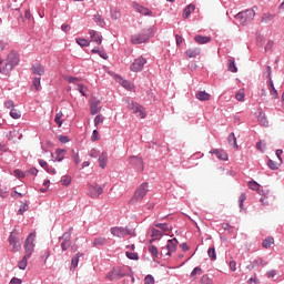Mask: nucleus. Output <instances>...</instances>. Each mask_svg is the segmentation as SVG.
I'll list each match as a JSON object with an SVG mask.
<instances>
[{"label":"nucleus","instance_id":"f257e3e1","mask_svg":"<svg viewBox=\"0 0 284 284\" xmlns=\"http://www.w3.org/2000/svg\"><path fill=\"white\" fill-rule=\"evenodd\" d=\"M19 65V53L12 50L8 55L7 59L0 60V74H4L8 77L14 68Z\"/></svg>","mask_w":284,"mask_h":284},{"label":"nucleus","instance_id":"f03ea898","mask_svg":"<svg viewBox=\"0 0 284 284\" xmlns=\"http://www.w3.org/2000/svg\"><path fill=\"white\" fill-rule=\"evenodd\" d=\"M152 37H154V30L152 28H146L141 32L131 36V43L133 45H141V43H148Z\"/></svg>","mask_w":284,"mask_h":284},{"label":"nucleus","instance_id":"7ed1b4c3","mask_svg":"<svg viewBox=\"0 0 284 284\" xmlns=\"http://www.w3.org/2000/svg\"><path fill=\"white\" fill-rule=\"evenodd\" d=\"M256 17L254 9H246L235 14L236 21H240L241 26H247Z\"/></svg>","mask_w":284,"mask_h":284},{"label":"nucleus","instance_id":"20e7f679","mask_svg":"<svg viewBox=\"0 0 284 284\" xmlns=\"http://www.w3.org/2000/svg\"><path fill=\"white\" fill-rule=\"evenodd\" d=\"M126 103H128V109L131 110L133 114H136L138 116H140V119H145V116H148V113H145V108H143V105L139 104L136 101L126 100Z\"/></svg>","mask_w":284,"mask_h":284},{"label":"nucleus","instance_id":"39448f33","mask_svg":"<svg viewBox=\"0 0 284 284\" xmlns=\"http://www.w3.org/2000/svg\"><path fill=\"white\" fill-rule=\"evenodd\" d=\"M123 276H130V273L123 267H114L108 273L106 278H109V281H119L123 278Z\"/></svg>","mask_w":284,"mask_h":284},{"label":"nucleus","instance_id":"423d86ee","mask_svg":"<svg viewBox=\"0 0 284 284\" xmlns=\"http://www.w3.org/2000/svg\"><path fill=\"white\" fill-rule=\"evenodd\" d=\"M37 235L34 233H30L24 242V256L30 258L32 254L34 253V237Z\"/></svg>","mask_w":284,"mask_h":284},{"label":"nucleus","instance_id":"0eeeda50","mask_svg":"<svg viewBox=\"0 0 284 284\" xmlns=\"http://www.w3.org/2000/svg\"><path fill=\"white\" fill-rule=\"evenodd\" d=\"M148 182L142 183L135 191L132 201H134L135 203H139V201H143V199H145V195L148 194V192H150V189H148Z\"/></svg>","mask_w":284,"mask_h":284},{"label":"nucleus","instance_id":"6e6552de","mask_svg":"<svg viewBox=\"0 0 284 284\" xmlns=\"http://www.w3.org/2000/svg\"><path fill=\"white\" fill-rule=\"evenodd\" d=\"M145 63H148V60L143 58V55L136 58L130 65L131 72H143V68H145Z\"/></svg>","mask_w":284,"mask_h":284},{"label":"nucleus","instance_id":"1a4fd4ad","mask_svg":"<svg viewBox=\"0 0 284 284\" xmlns=\"http://www.w3.org/2000/svg\"><path fill=\"white\" fill-rule=\"evenodd\" d=\"M72 235L70 233H64L61 237H59V240H62L61 243V250L62 252H68V250H70V245H72Z\"/></svg>","mask_w":284,"mask_h":284},{"label":"nucleus","instance_id":"9d476101","mask_svg":"<svg viewBox=\"0 0 284 284\" xmlns=\"http://www.w3.org/2000/svg\"><path fill=\"white\" fill-rule=\"evenodd\" d=\"M130 163L131 165H133V168L138 171V172H143L144 166H143V158L140 156H131L130 158Z\"/></svg>","mask_w":284,"mask_h":284},{"label":"nucleus","instance_id":"9b49d317","mask_svg":"<svg viewBox=\"0 0 284 284\" xmlns=\"http://www.w3.org/2000/svg\"><path fill=\"white\" fill-rule=\"evenodd\" d=\"M88 194L91 199H99L100 194H103V189L99 184L90 185Z\"/></svg>","mask_w":284,"mask_h":284},{"label":"nucleus","instance_id":"f8f14e48","mask_svg":"<svg viewBox=\"0 0 284 284\" xmlns=\"http://www.w3.org/2000/svg\"><path fill=\"white\" fill-rule=\"evenodd\" d=\"M133 9L135 12L143 14L144 17H152V10L139 4L138 2H133Z\"/></svg>","mask_w":284,"mask_h":284},{"label":"nucleus","instance_id":"ddd939ff","mask_svg":"<svg viewBox=\"0 0 284 284\" xmlns=\"http://www.w3.org/2000/svg\"><path fill=\"white\" fill-rule=\"evenodd\" d=\"M89 34L91 37V41H93V43H97V45H101V43H103V36H101V32L90 30Z\"/></svg>","mask_w":284,"mask_h":284},{"label":"nucleus","instance_id":"4468645a","mask_svg":"<svg viewBox=\"0 0 284 284\" xmlns=\"http://www.w3.org/2000/svg\"><path fill=\"white\" fill-rule=\"evenodd\" d=\"M257 121L260 125H262L263 128L270 126V121L267 120V115L265 114V112H263L262 109H260L257 112Z\"/></svg>","mask_w":284,"mask_h":284},{"label":"nucleus","instance_id":"2eb2a0df","mask_svg":"<svg viewBox=\"0 0 284 284\" xmlns=\"http://www.w3.org/2000/svg\"><path fill=\"white\" fill-rule=\"evenodd\" d=\"M111 234L118 239H125V227L123 226H113L111 227Z\"/></svg>","mask_w":284,"mask_h":284},{"label":"nucleus","instance_id":"dca6fc26","mask_svg":"<svg viewBox=\"0 0 284 284\" xmlns=\"http://www.w3.org/2000/svg\"><path fill=\"white\" fill-rule=\"evenodd\" d=\"M210 154H215L220 161H227L229 159L227 152L221 149L211 150Z\"/></svg>","mask_w":284,"mask_h":284},{"label":"nucleus","instance_id":"f3484780","mask_svg":"<svg viewBox=\"0 0 284 284\" xmlns=\"http://www.w3.org/2000/svg\"><path fill=\"white\" fill-rule=\"evenodd\" d=\"M52 159L54 161H58V163H61L63 159H65V150L64 149H57L55 153H51Z\"/></svg>","mask_w":284,"mask_h":284},{"label":"nucleus","instance_id":"a211bd4d","mask_svg":"<svg viewBox=\"0 0 284 284\" xmlns=\"http://www.w3.org/2000/svg\"><path fill=\"white\" fill-rule=\"evenodd\" d=\"M201 54V49L200 48H191L185 51V57L186 59H196Z\"/></svg>","mask_w":284,"mask_h":284},{"label":"nucleus","instance_id":"6ab92c4d","mask_svg":"<svg viewBox=\"0 0 284 284\" xmlns=\"http://www.w3.org/2000/svg\"><path fill=\"white\" fill-rule=\"evenodd\" d=\"M194 41L200 45H205V43H210V41H212V38L210 36L197 34L194 37Z\"/></svg>","mask_w":284,"mask_h":284},{"label":"nucleus","instance_id":"aec40b11","mask_svg":"<svg viewBox=\"0 0 284 284\" xmlns=\"http://www.w3.org/2000/svg\"><path fill=\"white\" fill-rule=\"evenodd\" d=\"M31 70L33 74H38L39 77H43V74H45V69L43 68V65H41V63L33 64Z\"/></svg>","mask_w":284,"mask_h":284},{"label":"nucleus","instance_id":"412c9836","mask_svg":"<svg viewBox=\"0 0 284 284\" xmlns=\"http://www.w3.org/2000/svg\"><path fill=\"white\" fill-rule=\"evenodd\" d=\"M99 165L102 170H105L108 168V152H102L99 156Z\"/></svg>","mask_w":284,"mask_h":284},{"label":"nucleus","instance_id":"4be33fe9","mask_svg":"<svg viewBox=\"0 0 284 284\" xmlns=\"http://www.w3.org/2000/svg\"><path fill=\"white\" fill-rule=\"evenodd\" d=\"M178 245H179V240L174 237L168 241L166 248L170 250V252H176Z\"/></svg>","mask_w":284,"mask_h":284},{"label":"nucleus","instance_id":"5701e85b","mask_svg":"<svg viewBox=\"0 0 284 284\" xmlns=\"http://www.w3.org/2000/svg\"><path fill=\"white\" fill-rule=\"evenodd\" d=\"M103 245H108V239H105V237H95L93 240V247H103Z\"/></svg>","mask_w":284,"mask_h":284},{"label":"nucleus","instance_id":"b1692460","mask_svg":"<svg viewBox=\"0 0 284 284\" xmlns=\"http://www.w3.org/2000/svg\"><path fill=\"white\" fill-rule=\"evenodd\" d=\"M268 88H270L271 97H273L274 99H278V91L274 87V80H272L271 78L268 80Z\"/></svg>","mask_w":284,"mask_h":284},{"label":"nucleus","instance_id":"393cba45","mask_svg":"<svg viewBox=\"0 0 284 284\" xmlns=\"http://www.w3.org/2000/svg\"><path fill=\"white\" fill-rule=\"evenodd\" d=\"M227 70L229 72H239V68L236 67V61L234 60V58L229 59L227 62Z\"/></svg>","mask_w":284,"mask_h":284},{"label":"nucleus","instance_id":"a878e982","mask_svg":"<svg viewBox=\"0 0 284 284\" xmlns=\"http://www.w3.org/2000/svg\"><path fill=\"white\" fill-rule=\"evenodd\" d=\"M195 9L196 7L194 4L186 6L183 11V19H189L190 14H192V12H194Z\"/></svg>","mask_w":284,"mask_h":284},{"label":"nucleus","instance_id":"bb28decb","mask_svg":"<svg viewBox=\"0 0 284 284\" xmlns=\"http://www.w3.org/2000/svg\"><path fill=\"white\" fill-rule=\"evenodd\" d=\"M83 256V253H77L71 260V267L70 270H77L79 267V257Z\"/></svg>","mask_w":284,"mask_h":284},{"label":"nucleus","instance_id":"cd10ccee","mask_svg":"<svg viewBox=\"0 0 284 284\" xmlns=\"http://www.w3.org/2000/svg\"><path fill=\"white\" fill-rule=\"evenodd\" d=\"M199 101H210V93L205 91H200L195 94Z\"/></svg>","mask_w":284,"mask_h":284},{"label":"nucleus","instance_id":"c85d7f7f","mask_svg":"<svg viewBox=\"0 0 284 284\" xmlns=\"http://www.w3.org/2000/svg\"><path fill=\"white\" fill-rule=\"evenodd\" d=\"M91 52H92V54H99V57H101V59H104V61H108V59H109L108 53L103 50L92 49Z\"/></svg>","mask_w":284,"mask_h":284},{"label":"nucleus","instance_id":"c756f323","mask_svg":"<svg viewBox=\"0 0 284 284\" xmlns=\"http://www.w3.org/2000/svg\"><path fill=\"white\" fill-rule=\"evenodd\" d=\"M227 141L229 145H232V148H239V144L236 143V135L234 134V132L230 133Z\"/></svg>","mask_w":284,"mask_h":284},{"label":"nucleus","instance_id":"7c9ffc66","mask_svg":"<svg viewBox=\"0 0 284 284\" xmlns=\"http://www.w3.org/2000/svg\"><path fill=\"white\" fill-rule=\"evenodd\" d=\"M94 22L97 23V26H100L101 28L105 26V20L103 19V16L99 13L94 14Z\"/></svg>","mask_w":284,"mask_h":284},{"label":"nucleus","instance_id":"2f4dec72","mask_svg":"<svg viewBox=\"0 0 284 284\" xmlns=\"http://www.w3.org/2000/svg\"><path fill=\"white\" fill-rule=\"evenodd\" d=\"M17 237L14 236V233H11L9 236V244L12 245L13 250H19V245L17 244Z\"/></svg>","mask_w":284,"mask_h":284},{"label":"nucleus","instance_id":"473e14b6","mask_svg":"<svg viewBox=\"0 0 284 284\" xmlns=\"http://www.w3.org/2000/svg\"><path fill=\"white\" fill-rule=\"evenodd\" d=\"M30 257H28V256H23L22 257V260L21 261H19L18 262V267H19V270H26V267H28V260H29Z\"/></svg>","mask_w":284,"mask_h":284},{"label":"nucleus","instance_id":"72a5a7b5","mask_svg":"<svg viewBox=\"0 0 284 284\" xmlns=\"http://www.w3.org/2000/svg\"><path fill=\"white\" fill-rule=\"evenodd\" d=\"M75 42L78 45H81V48H88V45H90V41H88L85 38H77Z\"/></svg>","mask_w":284,"mask_h":284},{"label":"nucleus","instance_id":"f704fd0d","mask_svg":"<svg viewBox=\"0 0 284 284\" xmlns=\"http://www.w3.org/2000/svg\"><path fill=\"white\" fill-rule=\"evenodd\" d=\"M151 236L153 239H156L158 241H161V239L163 237V233H161V231H159L158 229H152Z\"/></svg>","mask_w":284,"mask_h":284},{"label":"nucleus","instance_id":"c9c22d12","mask_svg":"<svg viewBox=\"0 0 284 284\" xmlns=\"http://www.w3.org/2000/svg\"><path fill=\"white\" fill-rule=\"evenodd\" d=\"M272 245H274V237H266L262 242V246L265 247L266 250H267V247H272Z\"/></svg>","mask_w":284,"mask_h":284},{"label":"nucleus","instance_id":"e433bc0d","mask_svg":"<svg viewBox=\"0 0 284 284\" xmlns=\"http://www.w3.org/2000/svg\"><path fill=\"white\" fill-rule=\"evenodd\" d=\"M155 227H158V230H161L162 232H170V224L168 223H158L155 224Z\"/></svg>","mask_w":284,"mask_h":284},{"label":"nucleus","instance_id":"4c0bfd02","mask_svg":"<svg viewBox=\"0 0 284 284\" xmlns=\"http://www.w3.org/2000/svg\"><path fill=\"white\" fill-rule=\"evenodd\" d=\"M248 187H250V190L258 192V190H261V184H258V182H256V181H250Z\"/></svg>","mask_w":284,"mask_h":284},{"label":"nucleus","instance_id":"58836bf2","mask_svg":"<svg viewBox=\"0 0 284 284\" xmlns=\"http://www.w3.org/2000/svg\"><path fill=\"white\" fill-rule=\"evenodd\" d=\"M201 284H214V281L210 277V275L205 274L200 280Z\"/></svg>","mask_w":284,"mask_h":284},{"label":"nucleus","instance_id":"ea45409f","mask_svg":"<svg viewBox=\"0 0 284 284\" xmlns=\"http://www.w3.org/2000/svg\"><path fill=\"white\" fill-rule=\"evenodd\" d=\"M274 19V14L272 13H264L262 16V23H270V21H272Z\"/></svg>","mask_w":284,"mask_h":284},{"label":"nucleus","instance_id":"a19ab883","mask_svg":"<svg viewBox=\"0 0 284 284\" xmlns=\"http://www.w3.org/2000/svg\"><path fill=\"white\" fill-rule=\"evenodd\" d=\"M75 90H78V92H80V94H82V97H88V88L83 84H78V87L75 88Z\"/></svg>","mask_w":284,"mask_h":284},{"label":"nucleus","instance_id":"79ce46f5","mask_svg":"<svg viewBox=\"0 0 284 284\" xmlns=\"http://www.w3.org/2000/svg\"><path fill=\"white\" fill-rule=\"evenodd\" d=\"M63 116V112H59L55 114L54 118V122L57 123V125H59V128H61L63 125V120H61V118Z\"/></svg>","mask_w":284,"mask_h":284},{"label":"nucleus","instance_id":"37998d69","mask_svg":"<svg viewBox=\"0 0 284 284\" xmlns=\"http://www.w3.org/2000/svg\"><path fill=\"white\" fill-rule=\"evenodd\" d=\"M149 252L154 256V258H159V248L155 245H150Z\"/></svg>","mask_w":284,"mask_h":284},{"label":"nucleus","instance_id":"c03bdc74","mask_svg":"<svg viewBox=\"0 0 284 284\" xmlns=\"http://www.w3.org/2000/svg\"><path fill=\"white\" fill-rule=\"evenodd\" d=\"M196 274H203V271L201 270V267L196 266L193 268V271L191 272V278H193V281H196Z\"/></svg>","mask_w":284,"mask_h":284},{"label":"nucleus","instance_id":"a18cd8bd","mask_svg":"<svg viewBox=\"0 0 284 284\" xmlns=\"http://www.w3.org/2000/svg\"><path fill=\"white\" fill-rule=\"evenodd\" d=\"M10 118L11 119H21V111L17 110V109H11Z\"/></svg>","mask_w":284,"mask_h":284},{"label":"nucleus","instance_id":"49530a36","mask_svg":"<svg viewBox=\"0 0 284 284\" xmlns=\"http://www.w3.org/2000/svg\"><path fill=\"white\" fill-rule=\"evenodd\" d=\"M60 183H62V185H70V183H72V178L70 175H63Z\"/></svg>","mask_w":284,"mask_h":284},{"label":"nucleus","instance_id":"de8ad7c7","mask_svg":"<svg viewBox=\"0 0 284 284\" xmlns=\"http://www.w3.org/2000/svg\"><path fill=\"white\" fill-rule=\"evenodd\" d=\"M254 265H257L258 267H265V265H267V261L260 257V258L254 260Z\"/></svg>","mask_w":284,"mask_h":284},{"label":"nucleus","instance_id":"09e8293b","mask_svg":"<svg viewBox=\"0 0 284 284\" xmlns=\"http://www.w3.org/2000/svg\"><path fill=\"white\" fill-rule=\"evenodd\" d=\"M125 256L130 261H139V253L125 252Z\"/></svg>","mask_w":284,"mask_h":284},{"label":"nucleus","instance_id":"8fccbe9b","mask_svg":"<svg viewBox=\"0 0 284 284\" xmlns=\"http://www.w3.org/2000/svg\"><path fill=\"white\" fill-rule=\"evenodd\" d=\"M207 255L211 258V261H216V248L214 247L209 248Z\"/></svg>","mask_w":284,"mask_h":284},{"label":"nucleus","instance_id":"3c124183","mask_svg":"<svg viewBox=\"0 0 284 284\" xmlns=\"http://www.w3.org/2000/svg\"><path fill=\"white\" fill-rule=\"evenodd\" d=\"M245 201H247V194L241 193L239 197L240 210H243V203H245Z\"/></svg>","mask_w":284,"mask_h":284},{"label":"nucleus","instance_id":"603ef678","mask_svg":"<svg viewBox=\"0 0 284 284\" xmlns=\"http://www.w3.org/2000/svg\"><path fill=\"white\" fill-rule=\"evenodd\" d=\"M120 17H121V13L116 9L112 8L111 9V19L116 21V19H120Z\"/></svg>","mask_w":284,"mask_h":284},{"label":"nucleus","instance_id":"864d4df0","mask_svg":"<svg viewBox=\"0 0 284 284\" xmlns=\"http://www.w3.org/2000/svg\"><path fill=\"white\" fill-rule=\"evenodd\" d=\"M38 162L41 168H44L45 172H50V165H48V162H45V160L40 159Z\"/></svg>","mask_w":284,"mask_h":284},{"label":"nucleus","instance_id":"5fc2aeb1","mask_svg":"<svg viewBox=\"0 0 284 284\" xmlns=\"http://www.w3.org/2000/svg\"><path fill=\"white\" fill-rule=\"evenodd\" d=\"M28 210H29L28 203H24L20 206L18 214L23 215L26 214V212H28Z\"/></svg>","mask_w":284,"mask_h":284},{"label":"nucleus","instance_id":"6e6d98bb","mask_svg":"<svg viewBox=\"0 0 284 284\" xmlns=\"http://www.w3.org/2000/svg\"><path fill=\"white\" fill-rule=\"evenodd\" d=\"M33 87L36 90H41V78H34L33 79Z\"/></svg>","mask_w":284,"mask_h":284},{"label":"nucleus","instance_id":"4d7b16f0","mask_svg":"<svg viewBox=\"0 0 284 284\" xmlns=\"http://www.w3.org/2000/svg\"><path fill=\"white\" fill-rule=\"evenodd\" d=\"M267 165L270 170H278V164H276V162H274L273 160H268Z\"/></svg>","mask_w":284,"mask_h":284},{"label":"nucleus","instance_id":"13d9d810","mask_svg":"<svg viewBox=\"0 0 284 284\" xmlns=\"http://www.w3.org/2000/svg\"><path fill=\"white\" fill-rule=\"evenodd\" d=\"M125 236H136L134 229L124 227Z\"/></svg>","mask_w":284,"mask_h":284},{"label":"nucleus","instance_id":"bf43d9fd","mask_svg":"<svg viewBox=\"0 0 284 284\" xmlns=\"http://www.w3.org/2000/svg\"><path fill=\"white\" fill-rule=\"evenodd\" d=\"M256 149L260 150V152H265V143L263 141H258L256 143Z\"/></svg>","mask_w":284,"mask_h":284},{"label":"nucleus","instance_id":"052dcab7","mask_svg":"<svg viewBox=\"0 0 284 284\" xmlns=\"http://www.w3.org/2000/svg\"><path fill=\"white\" fill-rule=\"evenodd\" d=\"M4 106H6L8 110H14V101L9 100V101L4 102Z\"/></svg>","mask_w":284,"mask_h":284},{"label":"nucleus","instance_id":"680f3d73","mask_svg":"<svg viewBox=\"0 0 284 284\" xmlns=\"http://www.w3.org/2000/svg\"><path fill=\"white\" fill-rule=\"evenodd\" d=\"M222 229H224L226 232H232V230H234V227L227 222L222 223Z\"/></svg>","mask_w":284,"mask_h":284},{"label":"nucleus","instance_id":"e2e57ef3","mask_svg":"<svg viewBox=\"0 0 284 284\" xmlns=\"http://www.w3.org/2000/svg\"><path fill=\"white\" fill-rule=\"evenodd\" d=\"M144 284H154V276L146 275L144 278Z\"/></svg>","mask_w":284,"mask_h":284},{"label":"nucleus","instance_id":"0e129e2a","mask_svg":"<svg viewBox=\"0 0 284 284\" xmlns=\"http://www.w3.org/2000/svg\"><path fill=\"white\" fill-rule=\"evenodd\" d=\"M99 123H103V116H101V115H97L94 118V126L95 128H99Z\"/></svg>","mask_w":284,"mask_h":284},{"label":"nucleus","instance_id":"69168bd1","mask_svg":"<svg viewBox=\"0 0 284 284\" xmlns=\"http://www.w3.org/2000/svg\"><path fill=\"white\" fill-rule=\"evenodd\" d=\"M122 85L123 88H125L126 90H132L133 85H132V82L128 81V80H124L122 82Z\"/></svg>","mask_w":284,"mask_h":284},{"label":"nucleus","instance_id":"338daca9","mask_svg":"<svg viewBox=\"0 0 284 284\" xmlns=\"http://www.w3.org/2000/svg\"><path fill=\"white\" fill-rule=\"evenodd\" d=\"M91 141H99V131L98 130H93L92 135H91Z\"/></svg>","mask_w":284,"mask_h":284},{"label":"nucleus","instance_id":"774afa93","mask_svg":"<svg viewBox=\"0 0 284 284\" xmlns=\"http://www.w3.org/2000/svg\"><path fill=\"white\" fill-rule=\"evenodd\" d=\"M23 281L19 277H12L9 284H21Z\"/></svg>","mask_w":284,"mask_h":284}]
</instances>
